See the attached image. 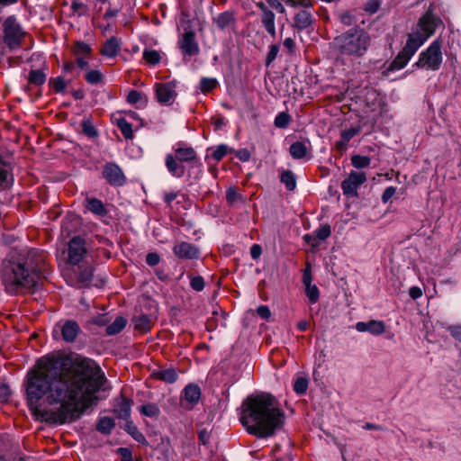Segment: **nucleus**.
<instances>
[{"instance_id":"23","label":"nucleus","mask_w":461,"mask_h":461,"mask_svg":"<svg viewBox=\"0 0 461 461\" xmlns=\"http://www.w3.org/2000/svg\"><path fill=\"white\" fill-rule=\"evenodd\" d=\"M166 167L172 176L181 177L185 174V167L179 162L175 155L167 154L166 157Z\"/></svg>"},{"instance_id":"44","label":"nucleus","mask_w":461,"mask_h":461,"mask_svg":"<svg viewBox=\"0 0 461 461\" xmlns=\"http://www.w3.org/2000/svg\"><path fill=\"white\" fill-rule=\"evenodd\" d=\"M371 163V159L366 156L354 155L351 157V164L356 168L367 167Z\"/></svg>"},{"instance_id":"11","label":"nucleus","mask_w":461,"mask_h":461,"mask_svg":"<svg viewBox=\"0 0 461 461\" xmlns=\"http://www.w3.org/2000/svg\"><path fill=\"white\" fill-rule=\"evenodd\" d=\"M201 398V389L197 384H188L182 391L180 404L186 410H191Z\"/></svg>"},{"instance_id":"56","label":"nucleus","mask_w":461,"mask_h":461,"mask_svg":"<svg viewBox=\"0 0 461 461\" xmlns=\"http://www.w3.org/2000/svg\"><path fill=\"white\" fill-rule=\"evenodd\" d=\"M396 188L394 186L386 187L382 194V202L386 203L395 194Z\"/></svg>"},{"instance_id":"6","label":"nucleus","mask_w":461,"mask_h":461,"mask_svg":"<svg viewBox=\"0 0 461 461\" xmlns=\"http://www.w3.org/2000/svg\"><path fill=\"white\" fill-rule=\"evenodd\" d=\"M442 40L438 38L419 54L418 60L413 64L417 68L438 71L443 61Z\"/></svg>"},{"instance_id":"21","label":"nucleus","mask_w":461,"mask_h":461,"mask_svg":"<svg viewBox=\"0 0 461 461\" xmlns=\"http://www.w3.org/2000/svg\"><path fill=\"white\" fill-rule=\"evenodd\" d=\"M412 56V54L402 48V50L397 54L394 59L389 64L386 70L391 72L403 68L408 64Z\"/></svg>"},{"instance_id":"33","label":"nucleus","mask_w":461,"mask_h":461,"mask_svg":"<svg viewBox=\"0 0 461 461\" xmlns=\"http://www.w3.org/2000/svg\"><path fill=\"white\" fill-rule=\"evenodd\" d=\"M127 320L124 317L119 316L114 321L108 325L106 328V334L113 336L121 332L126 326Z\"/></svg>"},{"instance_id":"8","label":"nucleus","mask_w":461,"mask_h":461,"mask_svg":"<svg viewBox=\"0 0 461 461\" xmlns=\"http://www.w3.org/2000/svg\"><path fill=\"white\" fill-rule=\"evenodd\" d=\"M89 243L81 236L73 237L68 242V263L77 266L81 263L88 254Z\"/></svg>"},{"instance_id":"62","label":"nucleus","mask_w":461,"mask_h":461,"mask_svg":"<svg viewBox=\"0 0 461 461\" xmlns=\"http://www.w3.org/2000/svg\"><path fill=\"white\" fill-rule=\"evenodd\" d=\"M257 313L264 320H267L271 315L270 310L267 305L258 307Z\"/></svg>"},{"instance_id":"14","label":"nucleus","mask_w":461,"mask_h":461,"mask_svg":"<svg viewBox=\"0 0 461 461\" xmlns=\"http://www.w3.org/2000/svg\"><path fill=\"white\" fill-rule=\"evenodd\" d=\"M356 330L359 332H369L372 335H381L385 331V324L382 321L371 320L367 322L358 321Z\"/></svg>"},{"instance_id":"7","label":"nucleus","mask_w":461,"mask_h":461,"mask_svg":"<svg viewBox=\"0 0 461 461\" xmlns=\"http://www.w3.org/2000/svg\"><path fill=\"white\" fill-rule=\"evenodd\" d=\"M4 42L10 49L20 47L24 32L14 15L8 16L3 23Z\"/></svg>"},{"instance_id":"9","label":"nucleus","mask_w":461,"mask_h":461,"mask_svg":"<svg viewBox=\"0 0 461 461\" xmlns=\"http://www.w3.org/2000/svg\"><path fill=\"white\" fill-rule=\"evenodd\" d=\"M366 181L365 172L352 171L348 176L342 181L341 189L347 196H357L358 187Z\"/></svg>"},{"instance_id":"50","label":"nucleus","mask_w":461,"mask_h":461,"mask_svg":"<svg viewBox=\"0 0 461 461\" xmlns=\"http://www.w3.org/2000/svg\"><path fill=\"white\" fill-rule=\"evenodd\" d=\"M242 195L237 192L235 187H229L226 191V200L228 203L234 204L238 201L242 200Z\"/></svg>"},{"instance_id":"53","label":"nucleus","mask_w":461,"mask_h":461,"mask_svg":"<svg viewBox=\"0 0 461 461\" xmlns=\"http://www.w3.org/2000/svg\"><path fill=\"white\" fill-rule=\"evenodd\" d=\"M279 51V46L276 44H273L269 47V51L267 56L266 64L268 66L271 64L276 58Z\"/></svg>"},{"instance_id":"30","label":"nucleus","mask_w":461,"mask_h":461,"mask_svg":"<svg viewBox=\"0 0 461 461\" xmlns=\"http://www.w3.org/2000/svg\"><path fill=\"white\" fill-rule=\"evenodd\" d=\"M311 23L312 14L306 10L300 11L294 17V24L300 30L309 27Z\"/></svg>"},{"instance_id":"40","label":"nucleus","mask_w":461,"mask_h":461,"mask_svg":"<svg viewBox=\"0 0 461 461\" xmlns=\"http://www.w3.org/2000/svg\"><path fill=\"white\" fill-rule=\"evenodd\" d=\"M117 126L119 127L122 134L126 140H131L133 138V131L131 124L124 118H120L117 121Z\"/></svg>"},{"instance_id":"1","label":"nucleus","mask_w":461,"mask_h":461,"mask_svg":"<svg viewBox=\"0 0 461 461\" xmlns=\"http://www.w3.org/2000/svg\"><path fill=\"white\" fill-rule=\"evenodd\" d=\"M106 382L100 366L88 358L42 357L26 376L30 404L46 397L50 404H59L56 411L43 413L46 421L63 424L77 419L81 402H88Z\"/></svg>"},{"instance_id":"52","label":"nucleus","mask_w":461,"mask_h":461,"mask_svg":"<svg viewBox=\"0 0 461 461\" xmlns=\"http://www.w3.org/2000/svg\"><path fill=\"white\" fill-rule=\"evenodd\" d=\"M360 131L359 127H352L341 131L340 137L344 139V141H349L353 137L358 134Z\"/></svg>"},{"instance_id":"20","label":"nucleus","mask_w":461,"mask_h":461,"mask_svg":"<svg viewBox=\"0 0 461 461\" xmlns=\"http://www.w3.org/2000/svg\"><path fill=\"white\" fill-rule=\"evenodd\" d=\"M121 50V41L116 37L108 39L100 50L101 55L107 58H115Z\"/></svg>"},{"instance_id":"2","label":"nucleus","mask_w":461,"mask_h":461,"mask_svg":"<svg viewBox=\"0 0 461 461\" xmlns=\"http://www.w3.org/2000/svg\"><path fill=\"white\" fill-rule=\"evenodd\" d=\"M47 273V254L36 249L12 251L3 262L1 275L12 294L35 290Z\"/></svg>"},{"instance_id":"24","label":"nucleus","mask_w":461,"mask_h":461,"mask_svg":"<svg viewBox=\"0 0 461 461\" xmlns=\"http://www.w3.org/2000/svg\"><path fill=\"white\" fill-rule=\"evenodd\" d=\"M175 157L179 162H189L196 158V152L190 147L178 144L175 149Z\"/></svg>"},{"instance_id":"27","label":"nucleus","mask_w":461,"mask_h":461,"mask_svg":"<svg viewBox=\"0 0 461 461\" xmlns=\"http://www.w3.org/2000/svg\"><path fill=\"white\" fill-rule=\"evenodd\" d=\"M233 151L225 144H221L216 148H208L206 149V158H212L215 161H220L228 153Z\"/></svg>"},{"instance_id":"48","label":"nucleus","mask_w":461,"mask_h":461,"mask_svg":"<svg viewBox=\"0 0 461 461\" xmlns=\"http://www.w3.org/2000/svg\"><path fill=\"white\" fill-rule=\"evenodd\" d=\"M305 294L312 303L318 302L320 297V291L315 285L305 286Z\"/></svg>"},{"instance_id":"58","label":"nucleus","mask_w":461,"mask_h":461,"mask_svg":"<svg viewBox=\"0 0 461 461\" xmlns=\"http://www.w3.org/2000/svg\"><path fill=\"white\" fill-rule=\"evenodd\" d=\"M11 394L10 388L6 384H0V402H6Z\"/></svg>"},{"instance_id":"29","label":"nucleus","mask_w":461,"mask_h":461,"mask_svg":"<svg viewBox=\"0 0 461 461\" xmlns=\"http://www.w3.org/2000/svg\"><path fill=\"white\" fill-rule=\"evenodd\" d=\"M131 401L126 397H122L114 411L121 419L126 420L131 414Z\"/></svg>"},{"instance_id":"4","label":"nucleus","mask_w":461,"mask_h":461,"mask_svg":"<svg viewBox=\"0 0 461 461\" xmlns=\"http://www.w3.org/2000/svg\"><path fill=\"white\" fill-rule=\"evenodd\" d=\"M371 41V36L365 29L355 26L337 35L331 42V49L339 59L354 61L367 53Z\"/></svg>"},{"instance_id":"49","label":"nucleus","mask_w":461,"mask_h":461,"mask_svg":"<svg viewBox=\"0 0 461 461\" xmlns=\"http://www.w3.org/2000/svg\"><path fill=\"white\" fill-rule=\"evenodd\" d=\"M317 240H325L331 234V229L329 224L321 225L314 231Z\"/></svg>"},{"instance_id":"45","label":"nucleus","mask_w":461,"mask_h":461,"mask_svg":"<svg viewBox=\"0 0 461 461\" xmlns=\"http://www.w3.org/2000/svg\"><path fill=\"white\" fill-rule=\"evenodd\" d=\"M103 74L97 69L89 70L85 75L86 81L91 85L101 83L103 81Z\"/></svg>"},{"instance_id":"51","label":"nucleus","mask_w":461,"mask_h":461,"mask_svg":"<svg viewBox=\"0 0 461 461\" xmlns=\"http://www.w3.org/2000/svg\"><path fill=\"white\" fill-rule=\"evenodd\" d=\"M71 9H72V14L73 15H78V16H82V15H85L87 12V6L83 4L82 2H79L77 0H74L72 2V5H71Z\"/></svg>"},{"instance_id":"46","label":"nucleus","mask_w":461,"mask_h":461,"mask_svg":"<svg viewBox=\"0 0 461 461\" xmlns=\"http://www.w3.org/2000/svg\"><path fill=\"white\" fill-rule=\"evenodd\" d=\"M308 388V380L303 376L296 378L294 384V390L297 394L303 395L306 393Z\"/></svg>"},{"instance_id":"57","label":"nucleus","mask_w":461,"mask_h":461,"mask_svg":"<svg viewBox=\"0 0 461 461\" xmlns=\"http://www.w3.org/2000/svg\"><path fill=\"white\" fill-rule=\"evenodd\" d=\"M312 270L311 266L308 265L306 268L303 270V283L304 286L312 285Z\"/></svg>"},{"instance_id":"31","label":"nucleus","mask_w":461,"mask_h":461,"mask_svg":"<svg viewBox=\"0 0 461 461\" xmlns=\"http://www.w3.org/2000/svg\"><path fill=\"white\" fill-rule=\"evenodd\" d=\"M153 375L157 379L169 384L176 382L177 379V374L173 368L161 369L155 372Z\"/></svg>"},{"instance_id":"42","label":"nucleus","mask_w":461,"mask_h":461,"mask_svg":"<svg viewBox=\"0 0 461 461\" xmlns=\"http://www.w3.org/2000/svg\"><path fill=\"white\" fill-rule=\"evenodd\" d=\"M49 85L53 88L55 93H63L67 88V82L62 77L50 78Z\"/></svg>"},{"instance_id":"28","label":"nucleus","mask_w":461,"mask_h":461,"mask_svg":"<svg viewBox=\"0 0 461 461\" xmlns=\"http://www.w3.org/2000/svg\"><path fill=\"white\" fill-rule=\"evenodd\" d=\"M275 14L268 10L262 14L261 15V21L263 23V26L265 27L266 31L273 37L275 38L276 35V26H275Z\"/></svg>"},{"instance_id":"18","label":"nucleus","mask_w":461,"mask_h":461,"mask_svg":"<svg viewBox=\"0 0 461 461\" xmlns=\"http://www.w3.org/2000/svg\"><path fill=\"white\" fill-rule=\"evenodd\" d=\"M79 330V325L74 321H67L60 327L62 338L67 342H73L77 337Z\"/></svg>"},{"instance_id":"32","label":"nucleus","mask_w":461,"mask_h":461,"mask_svg":"<svg viewBox=\"0 0 461 461\" xmlns=\"http://www.w3.org/2000/svg\"><path fill=\"white\" fill-rule=\"evenodd\" d=\"M290 155L295 159H301L306 157L307 147L301 141L293 143L289 148Z\"/></svg>"},{"instance_id":"22","label":"nucleus","mask_w":461,"mask_h":461,"mask_svg":"<svg viewBox=\"0 0 461 461\" xmlns=\"http://www.w3.org/2000/svg\"><path fill=\"white\" fill-rule=\"evenodd\" d=\"M47 65H44L41 68L30 70L27 77L29 86L33 85L35 86H41L44 85L47 79Z\"/></svg>"},{"instance_id":"15","label":"nucleus","mask_w":461,"mask_h":461,"mask_svg":"<svg viewBox=\"0 0 461 461\" xmlns=\"http://www.w3.org/2000/svg\"><path fill=\"white\" fill-rule=\"evenodd\" d=\"M427 40L428 39L421 34L420 31L412 32L408 34V39L403 49L414 55Z\"/></svg>"},{"instance_id":"37","label":"nucleus","mask_w":461,"mask_h":461,"mask_svg":"<svg viewBox=\"0 0 461 461\" xmlns=\"http://www.w3.org/2000/svg\"><path fill=\"white\" fill-rule=\"evenodd\" d=\"M127 102L131 104L140 103L143 106L147 104L148 98L146 95L137 90H131L127 95Z\"/></svg>"},{"instance_id":"64","label":"nucleus","mask_w":461,"mask_h":461,"mask_svg":"<svg viewBox=\"0 0 461 461\" xmlns=\"http://www.w3.org/2000/svg\"><path fill=\"white\" fill-rule=\"evenodd\" d=\"M267 4L276 10L280 14H284L285 12V9L284 5L278 1V0H267Z\"/></svg>"},{"instance_id":"43","label":"nucleus","mask_w":461,"mask_h":461,"mask_svg":"<svg viewBox=\"0 0 461 461\" xmlns=\"http://www.w3.org/2000/svg\"><path fill=\"white\" fill-rule=\"evenodd\" d=\"M291 120V116L288 113L281 112L276 116L274 124L276 128L285 129L289 125Z\"/></svg>"},{"instance_id":"10","label":"nucleus","mask_w":461,"mask_h":461,"mask_svg":"<svg viewBox=\"0 0 461 461\" xmlns=\"http://www.w3.org/2000/svg\"><path fill=\"white\" fill-rule=\"evenodd\" d=\"M441 23L440 18L428 10L419 20L418 26L420 29L418 31H420L421 34L429 39Z\"/></svg>"},{"instance_id":"61","label":"nucleus","mask_w":461,"mask_h":461,"mask_svg":"<svg viewBox=\"0 0 461 461\" xmlns=\"http://www.w3.org/2000/svg\"><path fill=\"white\" fill-rule=\"evenodd\" d=\"M159 256L157 253H149L146 257V263L150 267H154L159 263Z\"/></svg>"},{"instance_id":"26","label":"nucleus","mask_w":461,"mask_h":461,"mask_svg":"<svg viewBox=\"0 0 461 461\" xmlns=\"http://www.w3.org/2000/svg\"><path fill=\"white\" fill-rule=\"evenodd\" d=\"M135 330L140 332H147L150 330L153 325L151 318L146 314L136 316L132 320Z\"/></svg>"},{"instance_id":"19","label":"nucleus","mask_w":461,"mask_h":461,"mask_svg":"<svg viewBox=\"0 0 461 461\" xmlns=\"http://www.w3.org/2000/svg\"><path fill=\"white\" fill-rule=\"evenodd\" d=\"M13 184L10 165L0 156V191L9 188Z\"/></svg>"},{"instance_id":"63","label":"nucleus","mask_w":461,"mask_h":461,"mask_svg":"<svg viewBox=\"0 0 461 461\" xmlns=\"http://www.w3.org/2000/svg\"><path fill=\"white\" fill-rule=\"evenodd\" d=\"M236 157L240 160H241L243 162H246V161L249 160L250 153H249V151L247 149H240L236 151Z\"/></svg>"},{"instance_id":"47","label":"nucleus","mask_w":461,"mask_h":461,"mask_svg":"<svg viewBox=\"0 0 461 461\" xmlns=\"http://www.w3.org/2000/svg\"><path fill=\"white\" fill-rule=\"evenodd\" d=\"M140 412L147 417H157L159 414V408L154 403H146L140 409Z\"/></svg>"},{"instance_id":"41","label":"nucleus","mask_w":461,"mask_h":461,"mask_svg":"<svg viewBox=\"0 0 461 461\" xmlns=\"http://www.w3.org/2000/svg\"><path fill=\"white\" fill-rule=\"evenodd\" d=\"M82 131L88 138L94 139L98 136V131L89 119H85L81 122Z\"/></svg>"},{"instance_id":"25","label":"nucleus","mask_w":461,"mask_h":461,"mask_svg":"<svg viewBox=\"0 0 461 461\" xmlns=\"http://www.w3.org/2000/svg\"><path fill=\"white\" fill-rule=\"evenodd\" d=\"M71 51L76 58H91L93 50L89 44L77 41L72 45Z\"/></svg>"},{"instance_id":"16","label":"nucleus","mask_w":461,"mask_h":461,"mask_svg":"<svg viewBox=\"0 0 461 461\" xmlns=\"http://www.w3.org/2000/svg\"><path fill=\"white\" fill-rule=\"evenodd\" d=\"M174 253L178 258H194L199 255V250L188 242H180L174 246Z\"/></svg>"},{"instance_id":"12","label":"nucleus","mask_w":461,"mask_h":461,"mask_svg":"<svg viewBox=\"0 0 461 461\" xmlns=\"http://www.w3.org/2000/svg\"><path fill=\"white\" fill-rule=\"evenodd\" d=\"M103 176L106 181L115 186H121L125 182V176L120 167L113 163H106L104 167Z\"/></svg>"},{"instance_id":"17","label":"nucleus","mask_w":461,"mask_h":461,"mask_svg":"<svg viewBox=\"0 0 461 461\" xmlns=\"http://www.w3.org/2000/svg\"><path fill=\"white\" fill-rule=\"evenodd\" d=\"M84 206L93 214L99 217H104L108 213L104 203L97 198L87 196L84 201Z\"/></svg>"},{"instance_id":"13","label":"nucleus","mask_w":461,"mask_h":461,"mask_svg":"<svg viewBox=\"0 0 461 461\" xmlns=\"http://www.w3.org/2000/svg\"><path fill=\"white\" fill-rule=\"evenodd\" d=\"M155 90L157 99L162 104H171L176 95L172 83H158L155 85Z\"/></svg>"},{"instance_id":"38","label":"nucleus","mask_w":461,"mask_h":461,"mask_svg":"<svg viewBox=\"0 0 461 461\" xmlns=\"http://www.w3.org/2000/svg\"><path fill=\"white\" fill-rule=\"evenodd\" d=\"M143 59L149 65L156 66L161 60L160 53L156 50H144L142 53Z\"/></svg>"},{"instance_id":"60","label":"nucleus","mask_w":461,"mask_h":461,"mask_svg":"<svg viewBox=\"0 0 461 461\" xmlns=\"http://www.w3.org/2000/svg\"><path fill=\"white\" fill-rule=\"evenodd\" d=\"M217 86V80L214 78L203 77V93L209 92Z\"/></svg>"},{"instance_id":"55","label":"nucleus","mask_w":461,"mask_h":461,"mask_svg":"<svg viewBox=\"0 0 461 461\" xmlns=\"http://www.w3.org/2000/svg\"><path fill=\"white\" fill-rule=\"evenodd\" d=\"M117 453L120 455L122 461H132V453L127 447H120L117 449Z\"/></svg>"},{"instance_id":"35","label":"nucleus","mask_w":461,"mask_h":461,"mask_svg":"<svg viewBox=\"0 0 461 461\" xmlns=\"http://www.w3.org/2000/svg\"><path fill=\"white\" fill-rule=\"evenodd\" d=\"M213 21L220 29L223 30L234 23V17L231 13L224 12L213 18Z\"/></svg>"},{"instance_id":"3","label":"nucleus","mask_w":461,"mask_h":461,"mask_svg":"<svg viewBox=\"0 0 461 461\" xmlns=\"http://www.w3.org/2000/svg\"><path fill=\"white\" fill-rule=\"evenodd\" d=\"M240 420L248 433L267 438L283 428L285 415L275 397L261 393L249 395L243 401Z\"/></svg>"},{"instance_id":"39","label":"nucleus","mask_w":461,"mask_h":461,"mask_svg":"<svg viewBox=\"0 0 461 461\" xmlns=\"http://www.w3.org/2000/svg\"><path fill=\"white\" fill-rule=\"evenodd\" d=\"M126 430L137 442L141 443L143 445L148 444L145 436L139 430V429L132 422H128L126 424Z\"/></svg>"},{"instance_id":"54","label":"nucleus","mask_w":461,"mask_h":461,"mask_svg":"<svg viewBox=\"0 0 461 461\" xmlns=\"http://www.w3.org/2000/svg\"><path fill=\"white\" fill-rule=\"evenodd\" d=\"M92 276V270L90 268H86L79 275L78 282L82 285H85L91 281Z\"/></svg>"},{"instance_id":"34","label":"nucleus","mask_w":461,"mask_h":461,"mask_svg":"<svg viewBox=\"0 0 461 461\" xmlns=\"http://www.w3.org/2000/svg\"><path fill=\"white\" fill-rule=\"evenodd\" d=\"M115 426V421L110 417H102L96 425V429L103 434H110Z\"/></svg>"},{"instance_id":"36","label":"nucleus","mask_w":461,"mask_h":461,"mask_svg":"<svg viewBox=\"0 0 461 461\" xmlns=\"http://www.w3.org/2000/svg\"><path fill=\"white\" fill-rule=\"evenodd\" d=\"M281 183L285 185V188L288 191H294L296 187V177L293 171L285 170L281 174L280 177Z\"/></svg>"},{"instance_id":"59","label":"nucleus","mask_w":461,"mask_h":461,"mask_svg":"<svg viewBox=\"0 0 461 461\" xmlns=\"http://www.w3.org/2000/svg\"><path fill=\"white\" fill-rule=\"evenodd\" d=\"M447 330L450 332L453 338L458 341H461V325L448 326Z\"/></svg>"},{"instance_id":"5","label":"nucleus","mask_w":461,"mask_h":461,"mask_svg":"<svg viewBox=\"0 0 461 461\" xmlns=\"http://www.w3.org/2000/svg\"><path fill=\"white\" fill-rule=\"evenodd\" d=\"M178 29L183 32L178 45L183 53L184 60L188 61L192 57L199 54L200 50L198 42L195 41V32L201 31V24L198 19H192L187 13L183 12Z\"/></svg>"}]
</instances>
